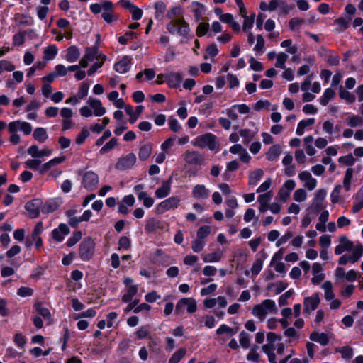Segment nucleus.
Segmentation results:
<instances>
[{
  "label": "nucleus",
  "instance_id": "49530a36",
  "mask_svg": "<svg viewBox=\"0 0 363 363\" xmlns=\"http://www.w3.org/2000/svg\"><path fill=\"white\" fill-rule=\"evenodd\" d=\"M256 38L257 43L254 48V50L259 54H262L265 43L264 39L262 35H257Z\"/></svg>",
  "mask_w": 363,
  "mask_h": 363
},
{
  "label": "nucleus",
  "instance_id": "8fccbe9b",
  "mask_svg": "<svg viewBox=\"0 0 363 363\" xmlns=\"http://www.w3.org/2000/svg\"><path fill=\"white\" fill-rule=\"evenodd\" d=\"M362 254H363V246L359 245L354 250L352 255H350V262L354 263V262H357L359 259V258Z\"/></svg>",
  "mask_w": 363,
  "mask_h": 363
},
{
  "label": "nucleus",
  "instance_id": "052dcab7",
  "mask_svg": "<svg viewBox=\"0 0 363 363\" xmlns=\"http://www.w3.org/2000/svg\"><path fill=\"white\" fill-rule=\"evenodd\" d=\"M326 196V191L325 189H319L315 192L313 202L322 204Z\"/></svg>",
  "mask_w": 363,
  "mask_h": 363
},
{
  "label": "nucleus",
  "instance_id": "79ce46f5",
  "mask_svg": "<svg viewBox=\"0 0 363 363\" xmlns=\"http://www.w3.org/2000/svg\"><path fill=\"white\" fill-rule=\"evenodd\" d=\"M289 56L284 52H280L277 55V62L275 67L277 68L285 69V62L287 61Z\"/></svg>",
  "mask_w": 363,
  "mask_h": 363
},
{
  "label": "nucleus",
  "instance_id": "0e129e2a",
  "mask_svg": "<svg viewBox=\"0 0 363 363\" xmlns=\"http://www.w3.org/2000/svg\"><path fill=\"white\" fill-rule=\"evenodd\" d=\"M208 27V23H200L196 29V35L199 37L203 36L207 33Z\"/></svg>",
  "mask_w": 363,
  "mask_h": 363
},
{
  "label": "nucleus",
  "instance_id": "09e8293b",
  "mask_svg": "<svg viewBox=\"0 0 363 363\" xmlns=\"http://www.w3.org/2000/svg\"><path fill=\"white\" fill-rule=\"evenodd\" d=\"M337 352H340L342 354V357L344 359H350L353 356V350L351 347H343L340 349L336 350Z\"/></svg>",
  "mask_w": 363,
  "mask_h": 363
},
{
  "label": "nucleus",
  "instance_id": "473e14b6",
  "mask_svg": "<svg viewBox=\"0 0 363 363\" xmlns=\"http://www.w3.org/2000/svg\"><path fill=\"white\" fill-rule=\"evenodd\" d=\"M138 198L139 200L143 201V205L147 208L151 207L154 203V199L148 196L147 194L145 191L139 192Z\"/></svg>",
  "mask_w": 363,
  "mask_h": 363
},
{
  "label": "nucleus",
  "instance_id": "e433bc0d",
  "mask_svg": "<svg viewBox=\"0 0 363 363\" xmlns=\"http://www.w3.org/2000/svg\"><path fill=\"white\" fill-rule=\"evenodd\" d=\"M137 292V286H130L127 289V293L122 296V301L125 303L129 302Z\"/></svg>",
  "mask_w": 363,
  "mask_h": 363
},
{
  "label": "nucleus",
  "instance_id": "f257e3e1",
  "mask_svg": "<svg viewBox=\"0 0 363 363\" xmlns=\"http://www.w3.org/2000/svg\"><path fill=\"white\" fill-rule=\"evenodd\" d=\"M276 311L274 301L271 299H266L261 303L255 305L252 313L261 321H263L269 312H275Z\"/></svg>",
  "mask_w": 363,
  "mask_h": 363
},
{
  "label": "nucleus",
  "instance_id": "58836bf2",
  "mask_svg": "<svg viewBox=\"0 0 363 363\" xmlns=\"http://www.w3.org/2000/svg\"><path fill=\"white\" fill-rule=\"evenodd\" d=\"M185 348H180L175 352L169 360V363H178L186 354Z\"/></svg>",
  "mask_w": 363,
  "mask_h": 363
},
{
  "label": "nucleus",
  "instance_id": "13d9d810",
  "mask_svg": "<svg viewBox=\"0 0 363 363\" xmlns=\"http://www.w3.org/2000/svg\"><path fill=\"white\" fill-rule=\"evenodd\" d=\"M355 159L352 154H349L346 156H342L339 158V162L342 163L347 166H352L354 164Z\"/></svg>",
  "mask_w": 363,
  "mask_h": 363
},
{
  "label": "nucleus",
  "instance_id": "9b49d317",
  "mask_svg": "<svg viewBox=\"0 0 363 363\" xmlns=\"http://www.w3.org/2000/svg\"><path fill=\"white\" fill-rule=\"evenodd\" d=\"M42 202L40 199H34L26 203L25 208L29 213L30 218H37L41 211Z\"/></svg>",
  "mask_w": 363,
  "mask_h": 363
},
{
  "label": "nucleus",
  "instance_id": "4be33fe9",
  "mask_svg": "<svg viewBox=\"0 0 363 363\" xmlns=\"http://www.w3.org/2000/svg\"><path fill=\"white\" fill-rule=\"evenodd\" d=\"M80 56V52L75 45L70 46L67 50L65 58L69 62H76Z\"/></svg>",
  "mask_w": 363,
  "mask_h": 363
},
{
  "label": "nucleus",
  "instance_id": "6e6d98bb",
  "mask_svg": "<svg viewBox=\"0 0 363 363\" xmlns=\"http://www.w3.org/2000/svg\"><path fill=\"white\" fill-rule=\"evenodd\" d=\"M204 245L205 242L203 240L196 238L192 242L191 248L194 252H199L203 250Z\"/></svg>",
  "mask_w": 363,
  "mask_h": 363
},
{
  "label": "nucleus",
  "instance_id": "37998d69",
  "mask_svg": "<svg viewBox=\"0 0 363 363\" xmlns=\"http://www.w3.org/2000/svg\"><path fill=\"white\" fill-rule=\"evenodd\" d=\"M35 308L38 311V313L42 315L44 318L50 319L51 317V314L49 310L47 308L43 306L40 303H38L35 304Z\"/></svg>",
  "mask_w": 363,
  "mask_h": 363
},
{
  "label": "nucleus",
  "instance_id": "f3484780",
  "mask_svg": "<svg viewBox=\"0 0 363 363\" xmlns=\"http://www.w3.org/2000/svg\"><path fill=\"white\" fill-rule=\"evenodd\" d=\"M353 243L350 242L346 236L340 238V245L335 248V253L340 255L345 251H350L352 249Z\"/></svg>",
  "mask_w": 363,
  "mask_h": 363
},
{
  "label": "nucleus",
  "instance_id": "c756f323",
  "mask_svg": "<svg viewBox=\"0 0 363 363\" xmlns=\"http://www.w3.org/2000/svg\"><path fill=\"white\" fill-rule=\"evenodd\" d=\"M346 121L347 125L352 128L362 126L363 125V118L358 115H353L348 117Z\"/></svg>",
  "mask_w": 363,
  "mask_h": 363
},
{
  "label": "nucleus",
  "instance_id": "603ef678",
  "mask_svg": "<svg viewBox=\"0 0 363 363\" xmlns=\"http://www.w3.org/2000/svg\"><path fill=\"white\" fill-rule=\"evenodd\" d=\"M307 194L303 189H298L294 194V199L297 202H302L306 200Z\"/></svg>",
  "mask_w": 363,
  "mask_h": 363
},
{
  "label": "nucleus",
  "instance_id": "a19ab883",
  "mask_svg": "<svg viewBox=\"0 0 363 363\" xmlns=\"http://www.w3.org/2000/svg\"><path fill=\"white\" fill-rule=\"evenodd\" d=\"M170 190L171 187L162 184V186L155 191V196L158 199L164 198L169 195Z\"/></svg>",
  "mask_w": 363,
  "mask_h": 363
},
{
  "label": "nucleus",
  "instance_id": "3c124183",
  "mask_svg": "<svg viewBox=\"0 0 363 363\" xmlns=\"http://www.w3.org/2000/svg\"><path fill=\"white\" fill-rule=\"evenodd\" d=\"M117 145V139L113 138H111L106 145L102 147L100 150V152L101 154H105L112 150Z\"/></svg>",
  "mask_w": 363,
  "mask_h": 363
},
{
  "label": "nucleus",
  "instance_id": "bb28decb",
  "mask_svg": "<svg viewBox=\"0 0 363 363\" xmlns=\"http://www.w3.org/2000/svg\"><path fill=\"white\" fill-rule=\"evenodd\" d=\"M322 288L324 289V296L328 301L332 300L335 297V294L333 291V284L330 281H326L322 285Z\"/></svg>",
  "mask_w": 363,
  "mask_h": 363
},
{
  "label": "nucleus",
  "instance_id": "f03ea898",
  "mask_svg": "<svg viewBox=\"0 0 363 363\" xmlns=\"http://www.w3.org/2000/svg\"><path fill=\"white\" fill-rule=\"evenodd\" d=\"M193 145L200 148L207 147L211 151L216 150L218 147L217 138L212 133H206L196 137Z\"/></svg>",
  "mask_w": 363,
  "mask_h": 363
},
{
  "label": "nucleus",
  "instance_id": "aec40b11",
  "mask_svg": "<svg viewBox=\"0 0 363 363\" xmlns=\"http://www.w3.org/2000/svg\"><path fill=\"white\" fill-rule=\"evenodd\" d=\"M27 151L28 153L33 157H42L44 156L50 155L52 153V150L48 148L39 150L36 145H31Z\"/></svg>",
  "mask_w": 363,
  "mask_h": 363
},
{
  "label": "nucleus",
  "instance_id": "a211bd4d",
  "mask_svg": "<svg viewBox=\"0 0 363 363\" xmlns=\"http://www.w3.org/2000/svg\"><path fill=\"white\" fill-rule=\"evenodd\" d=\"M130 64L131 58L128 56H124L121 60L115 64L114 69L120 74L126 73L130 69Z\"/></svg>",
  "mask_w": 363,
  "mask_h": 363
},
{
  "label": "nucleus",
  "instance_id": "680f3d73",
  "mask_svg": "<svg viewBox=\"0 0 363 363\" xmlns=\"http://www.w3.org/2000/svg\"><path fill=\"white\" fill-rule=\"evenodd\" d=\"M218 53V50L215 44L210 45L206 49V53L204 55L205 59H208V57H215Z\"/></svg>",
  "mask_w": 363,
  "mask_h": 363
},
{
  "label": "nucleus",
  "instance_id": "c9c22d12",
  "mask_svg": "<svg viewBox=\"0 0 363 363\" xmlns=\"http://www.w3.org/2000/svg\"><path fill=\"white\" fill-rule=\"evenodd\" d=\"M33 138L37 141L43 143L48 138L47 132L43 128H37L33 132Z\"/></svg>",
  "mask_w": 363,
  "mask_h": 363
},
{
  "label": "nucleus",
  "instance_id": "20e7f679",
  "mask_svg": "<svg viewBox=\"0 0 363 363\" xmlns=\"http://www.w3.org/2000/svg\"><path fill=\"white\" fill-rule=\"evenodd\" d=\"M95 242L91 237H87L79 245V253L84 261L89 260L94 255Z\"/></svg>",
  "mask_w": 363,
  "mask_h": 363
},
{
  "label": "nucleus",
  "instance_id": "2eb2a0df",
  "mask_svg": "<svg viewBox=\"0 0 363 363\" xmlns=\"http://www.w3.org/2000/svg\"><path fill=\"white\" fill-rule=\"evenodd\" d=\"M183 76L180 73L171 72L165 74V81L170 87H178L182 81Z\"/></svg>",
  "mask_w": 363,
  "mask_h": 363
},
{
  "label": "nucleus",
  "instance_id": "864d4df0",
  "mask_svg": "<svg viewBox=\"0 0 363 363\" xmlns=\"http://www.w3.org/2000/svg\"><path fill=\"white\" fill-rule=\"evenodd\" d=\"M334 22L338 26V28L337 29L338 32L344 31L349 26V22L346 21L344 18H338L336 20H335Z\"/></svg>",
  "mask_w": 363,
  "mask_h": 363
},
{
  "label": "nucleus",
  "instance_id": "de8ad7c7",
  "mask_svg": "<svg viewBox=\"0 0 363 363\" xmlns=\"http://www.w3.org/2000/svg\"><path fill=\"white\" fill-rule=\"evenodd\" d=\"M240 344L243 348H248L250 347V341L249 335L245 331H242L240 335Z\"/></svg>",
  "mask_w": 363,
  "mask_h": 363
},
{
  "label": "nucleus",
  "instance_id": "ddd939ff",
  "mask_svg": "<svg viewBox=\"0 0 363 363\" xmlns=\"http://www.w3.org/2000/svg\"><path fill=\"white\" fill-rule=\"evenodd\" d=\"M298 178L301 181L305 182L304 187L309 191L313 190L317 184V181L315 178L312 177L311 173L308 171H303L299 173Z\"/></svg>",
  "mask_w": 363,
  "mask_h": 363
},
{
  "label": "nucleus",
  "instance_id": "412c9836",
  "mask_svg": "<svg viewBox=\"0 0 363 363\" xmlns=\"http://www.w3.org/2000/svg\"><path fill=\"white\" fill-rule=\"evenodd\" d=\"M125 111L126 113L130 116V123H134L137 121L138 116L143 112V106H138L135 108V111H134L133 108L131 106L128 105L125 107Z\"/></svg>",
  "mask_w": 363,
  "mask_h": 363
},
{
  "label": "nucleus",
  "instance_id": "cd10ccee",
  "mask_svg": "<svg viewBox=\"0 0 363 363\" xmlns=\"http://www.w3.org/2000/svg\"><path fill=\"white\" fill-rule=\"evenodd\" d=\"M281 153V147L279 145L272 146L267 153V158L269 161L275 160Z\"/></svg>",
  "mask_w": 363,
  "mask_h": 363
},
{
  "label": "nucleus",
  "instance_id": "bf43d9fd",
  "mask_svg": "<svg viewBox=\"0 0 363 363\" xmlns=\"http://www.w3.org/2000/svg\"><path fill=\"white\" fill-rule=\"evenodd\" d=\"M15 69V66L12 65L10 62L6 60L0 61V73L4 71H13Z\"/></svg>",
  "mask_w": 363,
  "mask_h": 363
},
{
  "label": "nucleus",
  "instance_id": "69168bd1",
  "mask_svg": "<svg viewBox=\"0 0 363 363\" xmlns=\"http://www.w3.org/2000/svg\"><path fill=\"white\" fill-rule=\"evenodd\" d=\"M272 197V192L271 191L261 194L258 197V201L259 204H268L269 201L271 200Z\"/></svg>",
  "mask_w": 363,
  "mask_h": 363
},
{
  "label": "nucleus",
  "instance_id": "4d7b16f0",
  "mask_svg": "<svg viewBox=\"0 0 363 363\" xmlns=\"http://www.w3.org/2000/svg\"><path fill=\"white\" fill-rule=\"evenodd\" d=\"M159 223L154 218L149 219L145 225V230L148 233H152L158 227Z\"/></svg>",
  "mask_w": 363,
  "mask_h": 363
},
{
  "label": "nucleus",
  "instance_id": "f704fd0d",
  "mask_svg": "<svg viewBox=\"0 0 363 363\" xmlns=\"http://www.w3.org/2000/svg\"><path fill=\"white\" fill-rule=\"evenodd\" d=\"M57 53V48L55 45H49L44 50V57L43 58L45 60H52Z\"/></svg>",
  "mask_w": 363,
  "mask_h": 363
},
{
  "label": "nucleus",
  "instance_id": "6e6552de",
  "mask_svg": "<svg viewBox=\"0 0 363 363\" xmlns=\"http://www.w3.org/2000/svg\"><path fill=\"white\" fill-rule=\"evenodd\" d=\"M184 160L189 164L201 166L204 164L205 157L198 151L188 150L184 155Z\"/></svg>",
  "mask_w": 363,
  "mask_h": 363
},
{
  "label": "nucleus",
  "instance_id": "9d476101",
  "mask_svg": "<svg viewBox=\"0 0 363 363\" xmlns=\"http://www.w3.org/2000/svg\"><path fill=\"white\" fill-rule=\"evenodd\" d=\"M9 130L11 133H16L20 130L26 135H29L32 131L31 125L28 122L16 121L11 122L8 125Z\"/></svg>",
  "mask_w": 363,
  "mask_h": 363
},
{
  "label": "nucleus",
  "instance_id": "72a5a7b5",
  "mask_svg": "<svg viewBox=\"0 0 363 363\" xmlns=\"http://www.w3.org/2000/svg\"><path fill=\"white\" fill-rule=\"evenodd\" d=\"M222 257V252L217 250L215 252L205 255L203 257V261L205 262H218Z\"/></svg>",
  "mask_w": 363,
  "mask_h": 363
},
{
  "label": "nucleus",
  "instance_id": "7c9ffc66",
  "mask_svg": "<svg viewBox=\"0 0 363 363\" xmlns=\"http://www.w3.org/2000/svg\"><path fill=\"white\" fill-rule=\"evenodd\" d=\"M264 172L261 169H257L251 172L249 176V184L255 185L262 177Z\"/></svg>",
  "mask_w": 363,
  "mask_h": 363
},
{
  "label": "nucleus",
  "instance_id": "393cba45",
  "mask_svg": "<svg viewBox=\"0 0 363 363\" xmlns=\"http://www.w3.org/2000/svg\"><path fill=\"white\" fill-rule=\"evenodd\" d=\"M192 193L196 199H206L208 196V191L203 185H196L194 188Z\"/></svg>",
  "mask_w": 363,
  "mask_h": 363
},
{
  "label": "nucleus",
  "instance_id": "b1692460",
  "mask_svg": "<svg viewBox=\"0 0 363 363\" xmlns=\"http://www.w3.org/2000/svg\"><path fill=\"white\" fill-rule=\"evenodd\" d=\"M59 207V203L55 201H49L41 204V212L43 213H50L55 211Z\"/></svg>",
  "mask_w": 363,
  "mask_h": 363
},
{
  "label": "nucleus",
  "instance_id": "c03bdc74",
  "mask_svg": "<svg viewBox=\"0 0 363 363\" xmlns=\"http://www.w3.org/2000/svg\"><path fill=\"white\" fill-rule=\"evenodd\" d=\"M255 18V14L252 13L250 16L244 18V22L242 26V30L245 32H248V30L250 29L254 23Z\"/></svg>",
  "mask_w": 363,
  "mask_h": 363
},
{
  "label": "nucleus",
  "instance_id": "e2e57ef3",
  "mask_svg": "<svg viewBox=\"0 0 363 363\" xmlns=\"http://www.w3.org/2000/svg\"><path fill=\"white\" fill-rule=\"evenodd\" d=\"M33 290L29 287L22 286L18 289L17 294L21 297L31 296Z\"/></svg>",
  "mask_w": 363,
  "mask_h": 363
},
{
  "label": "nucleus",
  "instance_id": "774afa93",
  "mask_svg": "<svg viewBox=\"0 0 363 363\" xmlns=\"http://www.w3.org/2000/svg\"><path fill=\"white\" fill-rule=\"evenodd\" d=\"M182 12V9L181 7H179V6H175V7H173L171 10H169L167 13V16L168 18L169 19H172V20H174V18L175 17H177V16H179Z\"/></svg>",
  "mask_w": 363,
  "mask_h": 363
},
{
  "label": "nucleus",
  "instance_id": "a878e982",
  "mask_svg": "<svg viewBox=\"0 0 363 363\" xmlns=\"http://www.w3.org/2000/svg\"><path fill=\"white\" fill-rule=\"evenodd\" d=\"M152 145L150 143H147L143 145L139 150V158L140 160H146L152 152Z\"/></svg>",
  "mask_w": 363,
  "mask_h": 363
},
{
  "label": "nucleus",
  "instance_id": "6ab92c4d",
  "mask_svg": "<svg viewBox=\"0 0 363 363\" xmlns=\"http://www.w3.org/2000/svg\"><path fill=\"white\" fill-rule=\"evenodd\" d=\"M69 233V229L66 224L61 223L58 228L55 229L52 232V238L57 242H61L64 239V236Z\"/></svg>",
  "mask_w": 363,
  "mask_h": 363
},
{
  "label": "nucleus",
  "instance_id": "7ed1b4c3",
  "mask_svg": "<svg viewBox=\"0 0 363 363\" xmlns=\"http://www.w3.org/2000/svg\"><path fill=\"white\" fill-rule=\"evenodd\" d=\"M167 29L172 34H178L182 36H186L189 31V27L188 23L184 21V18H177L171 21L167 25Z\"/></svg>",
  "mask_w": 363,
  "mask_h": 363
},
{
  "label": "nucleus",
  "instance_id": "f8f14e48",
  "mask_svg": "<svg viewBox=\"0 0 363 363\" xmlns=\"http://www.w3.org/2000/svg\"><path fill=\"white\" fill-rule=\"evenodd\" d=\"M320 303V298L318 294H313L311 297L305 298L303 313H310L311 311H314Z\"/></svg>",
  "mask_w": 363,
  "mask_h": 363
},
{
  "label": "nucleus",
  "instance_id": "423d86ee",
  "mask_svg": "<svg viewBox=\"0 0 363 363\" xmlns=\"http://www.w3.org/2000/svg\"><path fill=\"white\" fill-rule=\"evenodd\" d=\"M186 308V311L193 313L196 312L197 309L196 301L192 298H184L178 301L175 308V313L180 315L184 312V308Z\"/></svg>",
  "mask_w": 363,
  "mask_h": 363
},
{
  "label": "nucleus",
  "instance_id": "0eeeda50",
  "mask_svg": "<svg viewBox=\"0 0 363 363\" xmlns=\"http://www.w3.org/2000/svg\"><path fill=\"white\" fill-rule=\"evenodd\" d=\"M99 184V177L93 171L86 172L83 174L82 185L88 191H93L96 189Z\"/></svg>",
  "mask_w": 363,
  "mask_h": 363
},
{
  "label": "nucleus",
  "instance_id": "1a4fd4ad",
  "mask_svg": "<svg viewBox=\"0 0 363 363\" xmlns=\"http://www.w3.org/2000/svg\"><path fill=\"white\" fill-rule=\"evenodd\" d=\"M136 162V156L133 153H129L120 157L116 164V169L123 171L131 168Z\"/></svg>",
  "mask_w": 363,
  "mask_h": 363
},
{
  "label": "nucleus",
  "instance_id": "5fc2aeb1",
  "mask_svg": "<svg viewBox=\"0 0 363 363\" xmlns=\"http://www.w3.org/2000/svg\"><path fill=\"white\" fill-rule=\"evenodd\" d=\"M211 232V228L209 226H202L199 228L197 231V238L202 240L206 238Z\"/></svg>",
  "mask_w": 363,
  "mask_h": 363
},
{
  "label": "nucleus",
  "instance_id": "a18cd8bd",
  "mask_svg": "<svg viewBox=\"0 0 363 363\" xmlns=\"http://www.w3.org/2000/svg\"><path fill=\"white\" fill-rule=\"evenodd\" d=\"M352 174L353 169L350 168L347 169L343 180V186L346 191H349L350 189V182L352 179Z\"/></svg>",
  "mask_w": 363,
  "mask_h": 363
},
{
  "label": "nucleus",
  "instance_id": "ea45409f",
  "mask_svg": "<svg viewBox=\"0 0 363 363\" xmlns=\"http://www.w3.org/2000/svg\"><path fill=\"white\" fill-rule=\"evenodd\" d=\"M335 92L330 88L327 89L320 99V104L323 106H326L329 101L335 96Z\"/></svg>",
  "mask_w": 363,
  "mask_h": 363
},
{
  "label": "nucleus",
  "instance_id": "39448f33",
  "mask_svg": "<svg viewBox=\"0 0 363 363\" xmlns=\"http://www.w3.org/2000/svg\"><path fill=\"white\" fill-rule=\"evenodd\" d=\"M181 202L179 196H172L160 203L156 208L157 214H162L170 209L177 208Z\"/></svg>",
  "mask_w": 363,
  "mask_h": 363
},
{
  "label": "nucleus",
  "instance_id": "4c0bfd02",
  "mask_svg": "<svg viewBox=\"0 0 363 363\" xmlns=\"http://www.w3.org/2000/svg\"><path fill=\"white\" fill-rule=\"evenodd\" d=\"M340 97L350 104H352L355 101V96L344 89L342 86L340 87Z\"/></svg>",
  "mask_w": 363,
  "mask_h": 363
},
{
  "label": "nucleus",
  "instance_id": "2f4dec72",
  "mask_svg": "<svg viewBox=\"0 0 363 363\" xmlns=\"http://www.w3.org/2000/svg\"><path fill=\"white\" fill-rule=\"evenodd\" d=\"M315 123L314 118H309L308 120H303L299 122L296 129V133L298 135H302L304 133V129L307 126L312 125Z\"/></svg>",
  "mask_w": 363,
  "mask_h": 363
},
{
  "label": "nucleus",
  "instance_id": "338daca9",
  "mask_svg": "<svg viewBox=\"0 0 363 363\" xmlns=\"http://www.w3.org/2000/svg\"><path fill=\"white\" fill-rule=\"evenodd\" d=\"M82 238L80 231L76 232L67 241V245L68 247L74 245Z\"/></svg>",
  "mask_w": 363,
  "mask_h": 363
},
{
  "label": "nucleus",
  "instance_id": "dca6fc26",
  "mask_svg": "<svg viewBox=\"0 0 363 363\" xmlns=\"http://www.w3.org/2000/svg\"><path fill=\"white\" fill-rule=\"evenodd\" d=\"M89 106L94 109V114L96 116H101L105 114L106 108L102 106L101 102L94 98H89L87 101Z\"/></svg>",
  "mask_w": 363,
  "mask_h": 363
},
{
  "label": "nucleus",
  "instance_id": "5701e85b",
  "mask_svg": "<svg viewBox=\"0 0 363 363\" xmlns=\"http://www.w3.org/2000/svg\"><path fill=\"white\" fill-rule=\"evenodd\" d=\"M310 340L325 346L328 344L329 338L324 333L313 332L310 335Z\"/></svg>",
  "mask_w": 363,
  "mask_h": 363
},
{
  "label": "nucleus",
  "instance_id": "4468645a",
  "mask_svg": "<svg viewBox=\"0 0 363 363\" xmlns=\"http://www.w3.org/2000/svg\"><path fill=\"white\" fill-rule=\"evenodd\" d=\"M99 52L98 48L96 47H91L87 48L86 49V52L82 58L79 61V64L82 67H86L88 66L89 62H91L96 57Z\"/></svg>",
  "mask_w": 363,
  "mask_h": 363
},
{
  "label": "nucleus",
  "instance_id": "c85d7f7f",
  "mask_svg": "<svg viewBox=\"0 0 363 363\" xmlns=\"http://www.w3.org/2000/svg\"><path fill=\"white\" fill-rule=\"evenodd\" d=\"M77 213V211L75 209H70L66 211V215L69 218V224L74 228H76L80 223L79 218L75 216Z\"/></svg>",
  "mask_w": 363,
  "mask_h": 363
}]
</instances>
